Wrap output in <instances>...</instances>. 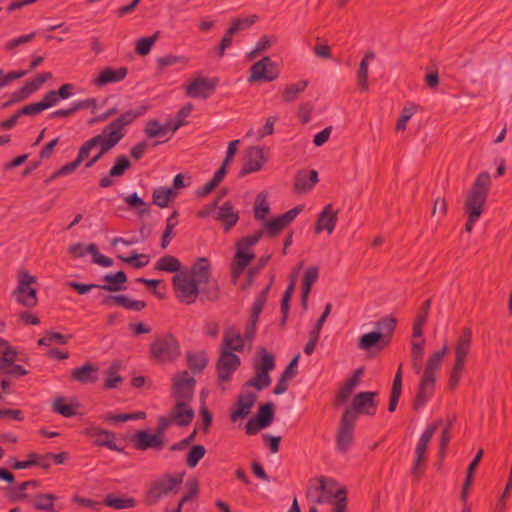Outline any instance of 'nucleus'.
<instances>
[{"mask_svg": "<svg viewBox=\"0 0 512 512\" xmlns=\"http://www.w3.org/2000/svg\"><path fill=\"white\" fill-rule=\"evenodd\" d=\"M201 301L207 300L214 302L220 297V287L217 280L212 277L208 278L207 281L201 282L200 286Z\"/></svg>", "mask_w": 512, "mask_h": 512, "instance_id": "c9c22d12", "label": "nucleus"}, {"mask_svg": "<svg viewBox=\"0 0 512 512\" xmlns=\"http://www.w3.org/2000/svg\"><path fill=\"white\" fill-rule=\"evenodd\" d=\"M180 268L181 262L178 258L171 255L162 256L155 265V270L169 273L178 272Z\"/></svg>", "mask_w": 512, "mask_h": 512, "instance_id": "a18cd8bd", "label": "nucleus"}, {"mask_svg": "<svg viewBox=\"0 0 512 512\" xmlns=\"http://www.w3.org/2000/svg\"><path fill=\"white\" fill-rule=\"evenodd\" d=\"M318 182V172L316 170H299L295 175L294 192L302 194L310 191Z\"/></svg>", "mask_w": 512, "mask_h": 512, "instance_id": "b1692460", "label": "nucleus"}, {"mask_svg": "<svg viewBox=\"0 0 512 512\" xmlns=\"http://www.w3.org/2000/svg\"><path fill=\"white\" fill-rule=\"evenodd\" d=\"M218 84V78L198 77L185 86V92L188 97L207 99Z\"/></svg>", "mask_w": 512, "mask_h": 512, "instance_id": "ddd939ff", "label": "nucleus"}, {"mask_svg": "<svg viewBox=\"0 0 512 512\" xmlns=\"http://www.w3.org/2000/svg\"><path fill=\"white\" fill-rule=\"evenodd\" d=\"M79 406L80 404L78 402L75 404H67L65 403V398L63 396H59L53 401L52 409L55 413L66 418H70L77 414V408Z\"/></svg>", "mask_w": 512, "mask_h": 512, "instance_id": "37998d69", "label": "nucleus"}, {"mask_svg": "<svg viewBox=\"0 0 512 512\" xmlns=\"http://www.w3.org/2000/svg\"><path fill=\"white\" fill-rule=\"evenodd\" d=\"M416 111V105L405 106L401 111L399 119L397 120L395 130L397 132L404 131L406 129L407 122L410 120V118L414 115Z\"/></svg>", "mask_w": 512, "mask_h": 512, "instance_id": "052dcab7", "label": "nucleus"}, {"mask_svg": "<svg viewBox=\"0 0 512 512\" xmlns=\"http://www.w3.org/2000/svg\"><path fill=\"white\" fill-rule=\"evenodd\" d=\"M102 505L114 509H129L136 506V500L131 497H115L114 494H107L102 502Z\"/></svg>", "mask_w": 512, "mask_h": 512, "instance_id": "a19ab883", "label": "nucleus"}, {"mask_svg": "<svg viewBox=\"0 0 512 512\" xmlns=\"http://www.w3.org/2000/svg\"><path fill=\"white\" fill-rule=\"evenodd\" d=\"M57 499L58 497L55 494L40 493L35 496L33 507L39 511L58 512L54 506V501Z\"/></svg>", "mask_w": 512, "mask_h": 512, "instance_id": "79ce46f5", "label": "nucleus"}, {"mask_svg": "<svg viewBox=\"0 0 512 512\" xmlns=\"http://www.w3.org/2000/svg\"><path fill=\"white\" fill-rule=\"evenodd\" d=\"M215 219L223 224L224 232H229L239 220V212L235 210L231 201H226L219 207Z\"/></svg>", "mask_w": 512, "mask_h": 512, "instance_id": "393cba45", "label": "nucleus"}, {"mask_svg": "<svg viewBox=\"0 0 512 512\" xmlns=\"http://www.w3.org/2000/svg\"><path fill=\"white\" fill-rule=\"evenodd\" d=\"M368 66V63L365 60H361L357 71V82L362 91H366L368 89Z\"/></svg>", "mask_w": 512, "mask_h": 512, "instance_id": "774afa93", "label": "nucleus"}, {"mask_svg": "<svg viewBox=\"0 0 512 512\" xmlns=\"http://www.w3.org/2000/svg\"><path fill=\"white\" fill-rule=\"evenodd\" d=\"M258 354L261 356V360L259 363H254V375H259L263 377H270V372L275 369V357L272 353L267 352V350L261 347L258 350Z\"/></svg>", "mask_w": 512, "mask_h": 512, "instance_id": "c85d7f7f", "label": "nucleus"}, {"mask_svg": "<svg viewBox=\"0 0 512 512\" xmlns=\"http://www.w3.org/2000/svg\"><path fill=\"white\" fill-rule=\"evenodd\" d=\"M302 211L301 206H296L282 215L265 222L266 235L268 238L277 237Z\"/></svg>", "mask_w": 512, "mask_h": 512, "instance_id": "2eb2a0df", "label": "nucleus"}, {"mask_svg": "<svg viewBox=\"0 0 512 512\" xmlns=\"http://www.w3.org/2000/svg\"><path fill=\"white\" fill-rule=\"evenodd\" d=\"M18 277V285L13 291V296L24 307H35L38 303L37 290L31 285L37 282L36 277L30 275L25 269L19 271Z\"/></svg>", "mask_w": 512, "mask_h": 512, "instance_id": "39448f33", "label": "nucleus"}, {"mask_svg": "<svg viewBox=\"0 0 512 512\" xmlns=\"http://www.w3.org/2000/svg\"><path fill=\"white\" fill-rule=\"evenodd\" d=\"M27 457V460L22 461L17 460L15 458H11L9 461L10 467L15 470H20L35 466L37 463V453L31 452L27 455Z\"/></svg>", "mask_w": 512, "mask_h": 512, "instance_id": "0e129e2a", "label": "nucleus"}, {"mask_svg": "<svg viewBox=\"0 0 512 512\" xmlns=\"http://www.w3.org/2000/svg\"><path fill=\"white\" fill-rule=\"evenodd\" d=\"M130 441L133 447L139 451L148 449L160 451L165 446V441L159 439L154 433H150L149 430H137Z\"/></svg>", "mask_w": 512, "mask_h": 512, "instance_id": "dca6fc26", "label": "nucleus"}, {"mask_svg": "<svg viewBox=\"0 0 512 512\" xmlns=\"http://www.w3.org/2000/svg\"><path fill=\"white\" fill-rule=\"evenodd\" d=\"M186 361L188 368L193 374H199L204 371L208 364L207 353L203 350L198 352H186Z\"/></svg>", "mask_w": 512, "mask_h": 512, "instance_id": "72a5a7b5", "label": "nucleus"}, {"mask_svg": "<svg viewBox=\"0 0 512 512\" xmlns=\"http://www.w3.org/2000/svg\"><path fill=\"white\" fill-rule=\"evenodd\" d=\"M274 278L272 277L270 283L257 295L255 302L251 308L250 320L251 322H258L259 316L263 311V308L267 301V295L273 284Z\"/></svg>", "mask_w": 512, "mask_h": 512, "instance_id": "ea45409f", "label": "nucleus"}, {"mask_svg": "<svg viewBox=\"0 0 512 512\" xmlns=\"http://www.w3.org/2000/svg\"><path fill=\"white\" fill-rule=\"evenodd\" d=\"M275 406L272 402L260 404L255 417L248 420L245 425V433L249 436L256 435L260 430L267 428L274 420Z\"/></svg>", "mask_w": 512, "mask_h": 512, "instance_id": "6e6552de", "label": "nucleus"}, {"mask_svg": "<svg viewBox=\"0 0 512 512\" xmlns=\"http://www.w3.org/2000/svg\"><path fill=\"white\" fill-rule=\"evenodd\" d=\"M355 416L350 411H344L336 434V448L346 453L354 443Z\"/></svg>", "mask_w": 512, "mask_h": 512, "instance_id": "0eeeda50", "label": "nucleus"}, {"mask_svg": "<svg viewBox=\"0 0 512 512\" xmlns=\"http://www.w3.org/2000/svg\"><path fill=\"white\" fill-rule=\"evenodd\" d=\"M188 62H189V60L185 56L168 54V55L159 57L157 59V61H156L157 72L162 73L164 68H166L167 66H172V65H177V64L186 66L188 64Z\"/></svg>", "mask_w": 512, "mask_h": 512, "instance_id": "49530a36", "label": "nucleus"}, {"mask_svg": "<svg viewBox=\"0 0 512 512\" xmlns=\"http://www.w3.org/2000/svg\"><path fill=\"white\" fill-rule=\"evenodd\" d=\"M121 368V361L114 360L109 368L106 371V379L104 381L103 387L106 390L116 388L122 381V377L118 374Z\"/></svg>", "mask_w": 512, "mask_h": 512, "instance_id": "58836bf2", "label": "nucleus"}, {"mask_svg": "<svg viewBox=\"0 0 512 512\" xmlns=\"http://www.w3.org/2000/svg\"><path fill=\"white\" fill-rule=\"evenodd\" d=\"M223 345L227 350L241 352L244 349V339L240 332L230 328L225 332Z\"/></svg>", "mask_w": 512, "mask_h": 512, "instance_id": "e433bc0d", "label": "nucleus"}, {"mask_svg": "<svg viewBox=\"0 0 512 512\" xmlns=\"http://www.w3.org/2000/svg\"><path fill=\"white\" fill-rule=\"evenodd\" d=\"M271 384V377H263L254 375L251 379L244 383V387H253L258 391H262Z\"/></svg>", "mask_w": 512, "mask_h": 512, "instance_id": "338daca9", "label": "nucleus"}, {"mask_svg": "<svg viewBox=\"0 0 512 512\" xmlns=\"http://www.w3.org/2000/svg\"><path fill=\"white\" fill-rule=\"evenodd\" d=\"M240 358L233 351L223 349L216 362V371L220 383L231 380L232 374L239 368Z\"/></svg>", "mask_w": 512, "mask_h": 512, "instance_id": "f8f14e48", "label": "nucleus"}, {"mask_svg": "<svg viewBox=\"0 0 512 512\" xmlns=\"http://www.w3.org/2000/svg\"><path fill=\"white\" fill-rule=\"evenodd\" d=\"M236 248L237 249H236V253H235L233 262L247 267L248 264L250 263V261L253 260L255 255L253 253L249 252L248 250L244 249L237 243H236Z\"/></svg>", "mask_w": 512, "mask_h": 512, "instance_id": "69168bd1", "label": "nucleus"}, {"mask_svg": "<svg viewBox=\"0 0 512 512\" xmlns=\"http://www.w3.org/2000/svg\"><path fill=\"white\" fill-rule=\"evenodd\" d=\"M85 434L91 438H95L93 444L98 447H106L112 451L124 452L123 447H119L115 442V433L99 428V427H88L85 430Z\"/></svg>", "mask_w": 512, "mask_h": 512, "instance_id": "a211bd4d", "label": "nucleus"}, {"mask_svg": "<svg viewBox=\"0 0 512 512\" xmlns=\"http://www.w3.org/2000/svg\"><path fill=\"white\" fill-rule=\"evenodd\" d=\"M172 188H158L153 192V203L161 208L167 207L171 196H175Z\"/></svg>", "mask_w": 512, "mask_h": 512, "instance_id": "5fc2aeb1", "label": "nucleus"}, {"mask_svg": "<svg viewBox=\"0 0 512 512\" xmlns=\"http://www.w3.org/2000/svg\"><path fill=\"white\" fill-rule=\"evenodd\" d=\"M188 491L181 497L178 504L181 508L183 505L191 500H193L199 492V482L196 478H191L187 481Z\"/></svg>", "mask_w": 512, "mask_h": 512, "instance_id": "bf43d9fd", "label": "nucleus"}, {"mask_svg": "<svg viewBox=\"0 0 512 512\" xmlns=\"http://www.w3.org/2000/svg\"><path fill=\"white\" fill-rule=\"evenodd\" d=\"M196 380L188 371H180L173 376L172 392L176 401L191 402L194 397Z\"/></svg>", "mask_w": 512, "mask_h": 512, "instance_id": "1a4fd4ad", "label": "nucleus"}, {"mask_svg": "<svg viewBox=\"0 0 512 512\" xmlns=\"http://www.w3.org/2000/svg\"><path fill=\"white\" fill-rule=\"evenodd\" d=\"M472 341V330L470 327H464L458 338L455 347V363L450 372L448 386L451 390L456 389L462 376L466 357L470 351Z\"/></svg>", "mask_w": 512, "mask_h": 512, "instance_id": "f03ea898", "label": "nucleus"}, {"mask_svg": "<svg viewBox=\"0 0 512 512\" xmlns=\"http://www.w3.org/2000/svg\"><path fill=\"white\" fill-rule=\"evenodd\" d=\"M318 485L315 487L317 496L314 499V503L322 504L329 501L333 497L334 488L336 487V481L331 478L321 476L317 479Z\"/></svg>", "mask_w": 512, "mask_h": 512, "instance_id": "cd10ccee", "label": "nucleus"}, {"mask_svg": "<svg viewBox=\"0 0 512 512\" xmlns=\"http://www.w3.org/2000/svg\"><path fill=\"white\" fill-rule=\"evenodd\" d=\"M71 380L80 384H93L98 380L99 368L90 362H86L80 367H76L71 371Z\"/></svg>", "mask_w": 512, "mask_h": 512, "instance_id": "4be33fe9", "label": "nucleus"}, {"mask_svg": "<svg viewBox=\"0 0 512 512\" xmlns=\"http://www.w3.org/2000/svg\"><path fill=\"white\" fill-rule=\"evenodd\" d=\"M396 326L397 319L392 315L383 316L374 323L375 332L381 334L387 345L391 343Z\"/></svg>", "mask_w": 512, "mask_h": 512, "instance_id": "bb28decb", "label": "nucleus"}, {"mask_svg": "<svg viewBox=\"0 0 512 512\" xmlns=\"http://www.w3.org/2000/svg\"><path fill=\"white\" fill-rule=\"evenodd\" d=\"M376 396L377 392H360L354 396L351 405L346 408L345 411H350L354 414L355 421H357L359 414L373 416L377 411V402L375 401Z\"/></svg>", "mask_w": 512, "mask_h": 512, "instance_id": "9b49d317", "label": "nucleus"}, {"mask_svg": "<svg viewBox=\"0 0 512 512\" xmlns=\"http://www.w3.org/2000/svg\"><path fill=\"white\" fill-rule=\"evenodd\" d=\"M435 382L436 381L434 379H429L423 376L421 377L417 393L412 403L413 410L418 411L429 401L434 394Z\"/></svg>", "mask_w": 512, "mask_h": 512, "instance_id": "412c9836", "label": "nucleus"}, {"mask_svg": "<svg viewBox=\"0 0 512 512\" xmlns=\"http://www.w3.org/2000/svg\"><path fill=\"white\" fill-rule=\"evenodd\" d=\"M194 106L192 103L185 104L180 110L176 113L175 121L173 124V133L176 132L180 127L187 124L186 117H188L193 111Z\"/></svg>", "mask_w": 512, "mask_h": 512, "instance_id": "13d9d810", "label": "nucleus"}, {"mask_svg": "<svg viewBox=\"0 0 512 512\" xmlns=\"http://www.w3.org/2000/svg\"><path fill=\"white\" fill-rule=\"evenodd\" d=\"M337 220L338 211L333 210L332 204L326 205L318 215L315 223V233L318 234L323 230H326L328 234H331L335 228Z\"/></svg>", "mask_w": 512, "mask_h": 512, "instance_id": "5701e85b", "label": "nucleus"}, {"mask_svg": "<svg viewBox=\"0 0 512 512\" xmlns=\"http://www.w3.org/2000/svg\"><path fill=\"white\" fill-rule=\"evenodd\" d=\"M431 307V299L425 300L417 314L416 320L413 324V337L421 338L423 335V326L425 325L428 317V313Z\"/></svg>", "mask_w": 512, "mask_h": 512, "instance_id": "4c0bfd02", "label": "nucleus"}, {"mask_svg": "<svg viewBox=\"0 0 512 512\" xmlns=\"http://www.w3.org/2000/svg\"><path fill=\"white\" fill-rule=\"evenodd\" d=\"M52 78L51 72H43L38 74L35 78L25 82L23 88L26 93L30 96L32 93L37 91L43 83Z\"/></svg>", "mask_w": 512, "mask_h": 512, "instance_id": "603ef678", "label": "nucleus"}, {"mask_svg": "<svg viewBox=\"0 0 512 512\" xmlns=\"http://www.w3.org/2000/svg\"><path fill=\"white\" fill-rule=\"evenodd\" d=\"M280 74L279 66L272 61L270 57H263L255 62L250 68L249 82L266 81L271 82L278 78Z\"/></svg>", "mask_w": 512, "mask_h": 512, "instance_id": "9d476101", "label": "nucleus"}, {"mask_svg": "<svg viewBox=\"0 0 512 512\" xmlns=\"http://www.w3.org/2000/svg\"><path fill=\"white\" fill-rule=\"evenodd\" d=\"M490 186V174L486 171H483L476 177L471 189L467 194L464 204V209L468 214V220L465 224V231L467 233L472 232L475 222L478 221L481 214L483 213Z\"/></svg>", "mask_w": 512, "mask_h": 512, "instance_id": "f257e3e1", "label": "nucleus"}, {"mask_svg": "<svg viewBox=\"0 0 512 512\" xmlns=\"http://www.w3.org/2000/svg\"><path fill=\"white\" fill-rule=\"evenodd\" d=\"M72 335H64L59 332L54 331H48L45 333V336L43 338H40L37 342L39 346H49L51 343L55 342L59 345H65L67 344L70 339H72Z\"/></svg>", "mask_w": 512, "mask_h": 512, "instance_id": "de8ad7c7", "label": "nucleus"}, {"mask_svg": "<svg viewBox=\"0 0 512 512\" xmlns=\"http://www.w3.org/2000/svg\"><path fill=\"white\" fill-rule=\"evenodd\" d=\"M206 448L201 445H192L186 457V465L189 468H194L198 465L199 461L205 456Z\"/></svg>", "mask_w": 512, "mask_h": 512, "instance_id": "3c124183", "label": "nucleus"}, {"mask_svg": "<svg viewBox=\"0 0 512 512\" xmlns=\"http://www.w3.org/2000/svg\"><path fill=\"white\" fill-rule=\"evenodd\" d=\"M185 472H178L175 474H164L159 479L155 480L148 491V497L155 503L171 494H177L183 482Z\"/></svg>", "mask_w": 512, "mask_h": 512, "instance_id": "20e7f679", "label": "nucleus"}, {"mask_svg": "<svg viewBox=\"0 0 512 512\" xmlns=\"http://www.w3.org/2000/svg\"><path fill=\"white\" fill-rule=\"evenodd\" d=\"M196 284L200 286L201 282L207 281L212 277L211 263L206 257H199L191 266L190 273L188 274Z\"/></svg>", "mask_w": 512, "mask_h": 512, "instance_id": "a878e982", "label": "nucleus"}, {"mask_svg": "<svg viewBox=\"0 0 512 512\" xmlns=\"http://www.w3.org/2000/svg\"><path fill=\"white\" fill-rule=\"evenodd\" d=\"M307 86H308L307 80H300L297 83H293V84L286 86V88L284 89L283 94H282L283 101L286 103H290V102L294 101L296 99V97L298 96V94L305 91Z\"/></svg>", "mask_w": 512, "mask_h": 512, "instance_id": "09e8293b", "label": "nucleus"}, {"mask_svg": "<svg viewBox=\"0 0 512 512\" xmlns=\"http://www.w3.org/2000/svg\"><path fill=\"white\" fill-rule=\"evenodd\" d=\"M111 301L118 306H121L128 310H134V311H141V310L145 309L147 306L145 301L131 300L126 295L105 296L104 299L102 300V304L106 305V304H109Z\"/></svg>", "mask_w": 512, "mask_h": 512, "instance_id": "c756f323", "label": "nucleus"}, {"mask_svg": "<svg viewBox=\"0 0 512 512\" xmlns=\"http://www.w3.org/2000/svg\"><path fill=\"white\" fill-rule=\"evenodd\" d=\"M180 355V343L169 333L156 337L150 346V357L160 363L174 362Z\"/></svg>", "mask_w": 512, "mask_h": 512, "instance_id": "7ed1b4c3", "label": "nucleus"}, {"mask_svg": "<svg viewBox=\"0 0 512 512\" xmlns=\"http://www.w3.org/2000/svg\"><path fill=\"white\" fill-rule=\"evenodd\" d=\"M103 280L108 284L98 285L99 289L110 292H117L124 289L122 285L126 283L128 279L126 273L123 270H120L117 271L115 274H106L103 277Z\"/></svg>", "mask_w": 512, "mask_h": 512, "instance_id": "f704fd0d", "label": "nucleus"}, {"mask_svg": "<svg viewBox=\"0 0 512 512\" xmlns=\"http://www.w3.org/2000/svg\"><path fill=\"white\" fill-rule=\"evenodd\" d=\"M148 105H142L137 107L134 110H127L126 112L122 113L119 117L114 119L116 122H118L119 126L124 129L125 126L130 125L133 123L138 117L144 115L146 111L148 110Z\"/></svg>", "mask_w": 512, "mask_h": 512, "instance_id": "c03bdc74", "label": "nucleus"}, {"mask_svg": "<svg viewBox=\"0 0 512 512\" xmlns=\"http://www.w3.org/2000/svg\"><path fill=\"white\" fill-rule=\"evenodd\" d=\"M102 140L105 141V145L115 147L120 140L125 136L123 129L119 126L118 122L113 120L111 123L106 125L102 133Z\"/></svg>", "mask_w": 512, "mask_h": 512, "instance_id": "473e14b6", "label": "nucleus"}, {"mask_svg": "<svg viewBox=\"0 0 512 512\" xmlns=\"http://www.w3.org/2000/svg\"><path fill=\"white\" fill-rule=\"evenodd\" d=\"M257 401V395L253 392L240 393L236 402L233 404L230 412V419L236 422L240 419L246 418L251 411V408Z\"/></svg>", "mask_w": 512, "mask_h": 512, "instance_id": "f3484780", "label": "nucleus"}, {"mask_svg": "<svg viewBox=\"0 0 512 512\" xmlns=\"http://www.w3.org/2000/svg\"><path fill=\"white\" fill-rule=\"evenodd\" d=\"M159 36L160 32L156 31L152 36L140 38L136 42L135 52L140 56L148 55Z\"/></svg>", "mask_w": 512, "mask_h": 512, "instance_id": "8fccbe9b", "label": "nucleus"}, {"mask_svg": "<svg viewBox=\"0 0 512 512\" xmlns=\"http://www.w3.org/2000/svg\"><path fill=\"white\" fill-rule=\"evenodd\" d=\"M88 253L92 255L93 262L102 267H110L113 264L111 258L99 253L98 247L94 243L88 245Z\"/></svg>", "mask_w": 512, "mask_h": 512, "instance_id": "680f3d73", "label": "nucleus"}, {"mask_svg": "<svg viewBox=\"0 0 512 512\" xmlns=\"http://www.w3.org/2000/svg\"><path fill=\"white\" fill-rule=\"evenodd\" d=\"M447 345H444L443 348L439 351L431 354L427 360L426 367L423 372V377L434 379L436 381V372L440 368L441 363L445 354L447 353Z\"/></svg>", "mask_w": 512, "mask_h": 512, "instance_id": "2f4dec72", "label": "nucleus"}, {"mask_svg": "<svg viewBox=\"0 0 512 512\" xmlns=\"http://www.w3.org/2000/svg\"><path fill=\"white\" fill-rule=\"evenodd\" d=\"M117 258L127 264H130L135 269H140L149 263L148 255L139 254L136 251H132L131 255L128 257L118 255Z\"/></svg>", "mask_w": 512, "mask_h": 512, "instance_id": "864d4df0", "label": "nucleus"}, {"mask_svg": "<svg viewBox=\"0 0 512 512\" xmlns=\"http://www.w3.org/2000/svg\"><path fill=\"white\" fill-rule=\"evenodd\" d=\"M195 416L194 410L187 401H176L172 407L169 416H167L173 425L185 427L189 425Z\"/></svg>", "mask_w": 512, "mask_h": 512, "instance_id": "6ab92c4d", "label": "nucleus"}, {"mask_svg": "<svg viewBox=\"0 0 512 512\" xmlns=\"http://www.w3.org/2000/svg\"><path fill=\"white\" fill-rule=\"evenodd\" d=\"M128 74L127 67H119L113 69L105 67L97 77L92 80V84L96 87H103L105 85L122 81Z\"/></svg>", "mask_w": 512, "mask_h": 512, "instance_id": "aec40b11", "label": "nucleus"}, {"mask_svg": "<svg viewBox=\"0 0 512 512\" xmlns=\"http://www.w3.org/2000/svg\"><path fill=\"white\" fill-rule=\"evenodd\" d=\"M173 288L177 299L184 304L194 303L199 294L200 288L187 273L176 274L172 278Z\"/></svg>", "mask_w": 512, "mask_h": 512, "instance_id": "423d86ee", "label": "nucleus"}, {"mask_svg": "<svg viewBox=\"0 0 512 512\" xmlns=\"http://www.w3.org/2000/svg\"><path fill=\"white\" fill-rule=\"evenodd\" d=\"M131 167V162L125 155L116 157L114 165L110 169V175L120 177Z\"/></svg>", "mask_w": 512, "mask_h": 512, "instance_id": "4d7b16f0", "label": "nucleus"}, {"mask_svg": "<svg viewBox=\"0 0 512 512\" xmlns=\"http://www.w3.org/2000/svg\"><path fill=\"white\" fill-rule=\"evenodd\" d=\"M125 203H127L132 208L143 207L139 210L138 214L140 216L147 215L150 212V209L147 207V204L140 198L137 193H132L125 197Z\"/></svg>", "mask_w": 512, "mask_h": 512, "instance_id": "e2e57ef3", "label": "nucleus"}, {"mask_svg": "<svg viewBox=\"0 0 512 512\" xmlns=\"http://www.w3.org/2000/svg\"><path fill=\"white\" fill-rule=\"evenodd\" d=\"M269 212L270 207L266 201V196L263 193L258 194L254 205V218L263 221Z\"/></svg>", "mask_w": 512, "mask_h": 512, "instance_id": "6e6d98bb", "label": "nucleus"}, {"mask_svg": "<svg viewBox=\"0 0 512 512\" xmlns=\"http://www.w3.org/2000/svg\"><path fill=\"white\" fill-rule=\"evenodd\" d=\"M267 158L264 155V149L261 147H249L246 150L243 166L239 172V177H245L248 174L257 172L262 169Z\"/></svg>", "mask_w": 512, "mask_h": 512, "instance_id": "4468645a", "label": "nucleus"}, {"mask_svg": "<svg viewBox=\"0 0 512 512\" xmlns=\"http://www.w3.org/2000/svg\"><path fill=\"white\" fill-rule=\"evenodd\" d=\"M357 346L363 351H370L373 348L380 351L388 345L384 342L381 334L371 331L359 337Z\"/></svg>", "mask_w": 512, "mask_h": 512, "instance_id": "7c9ffc66", "label": "nucleus"}]
</instances>
